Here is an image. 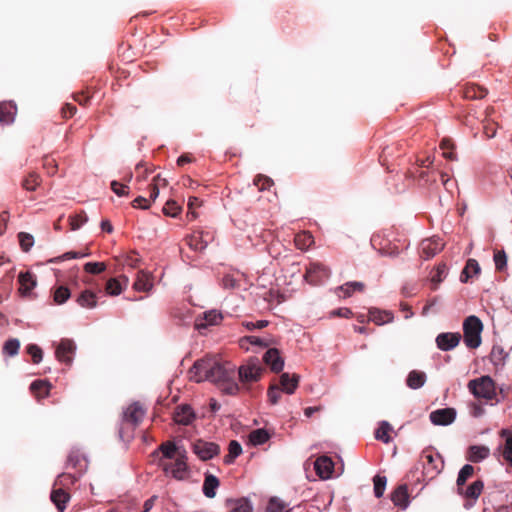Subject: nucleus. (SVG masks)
I'll list each match as a JSON object with an SVG mask.
<instances>
[{"instance_id":"obj_1","label":"nucleus","mask_w":512,"mask_h":512,"mask_svg":"<svg viewBox=\"0 0 512 512\" xmlns=\"http://www.w3.org/2000/svg\"><path fill=\"white\" fill-rule=\"evenodd\" d=\"M189 373L194 381H209L224 391V358L221 354L208 355L196 361Z\"/></svg>"},{"instance_id":"obj_2","label":"nucleus","mask_w":512,"mask_h":512,"mask_svg":"<svg viewBox=\"0 0 512 512\" xmlns=\"http://www.w3.org/2000/svg\"><path fill=\"white\" fill-rule=\"evenodd\" d=\"M467 388L475 398L484 399L491 405L500 402L495 383L490 376H481L470 380L467 384Z\"/></svg>"},{"instance_id":"obj_3","label":"nucleus","mask_w":512,"mask_h":512,"mask_svg":"<svg viewBox=\"0 0 512 512\" xmlns=\"http://www.w3.org/2000/svg\"><path fill=\"white\" fill-rule=\"evenodd\" d=\"M483 325L481 320L471 315L463 323L464 342L467 347L475 349L481 344V332Z\"/></svg>"},{"instance_id":"obj_4","label":"nucleus","mask_w":512,"mask_h":512,"mask_svg":"<svg viewBox=\"0 0 512 512\" xmlns=\"http://www.w3.org/2000/svg\"><path fill=\"white\" fill-rule=\"evenodd\" d=\"M173 460L174 461L167 462L159 458L158 466L162 468L166 475H171L176 480L186 479L189 472L187 453L183 454V452H181V454Z\"/></svg>"},{"instance_id":"obj_5","label":"nucleus","mask_w":512,"mask_h":512,"mask_svg":"<svg viewBox=\"0 0 512 512\" xmlns=\"http://www.w3.org/2000/svg\"><path fill=\"white\" fill-rule=\"evenodd\" d=\"M166 185V179L162 178L160 174L154 176L147 186L149 198L145 196H138L132 201V206L134 208L148 209L151 202L155 201L158 197L160 188L166 187Z\"/></svg>"},{"instance_id":"obj_6","label":"nucleus","mask_w":512,"mask_h":512,"mask_svg":"<svg viewBox=\"0 0 512 512\" xmlns=\"http://www.w3.org/2000/svg\"><path fill=\"white\" fill-rule=\"evenodd\" d=\"M223 320V315L220 311L212 309L198 315L194 319V328L199 333L204 334L205 331L212 327L219 325Z\"/></svg>"},{"instance_id":"obj_7","label":"nucleus","mask_w":512,"mask_h":512,"mask_svg":"<svg viewBox=\"0 0 512 512\" xmlns=\"http://www.w3.org/2000/svg\"><path fill=\"white\" fill-rule=\"evenodd\" d=\"M329 277L330 269L320 262H311L304 275L305 280L312 285L321 284Z\"/></svg>"},{"instance_id":"obj_8","label":"nucleus","mask_w":512,"mask_h":512,"mask_svg":"<svg viewBox=\"0 0 512 512\" xmlns=\"http://www.w3.org/2000/svg\"><path fill=\"white\" fill-rule=\"evenodd\" d=\"M181 452L186 454V450L183 447L177 446L175 442L164 441L151 453V456L158 460L162 458V461H165L177 458Z\"/></svg>"},{"instance_id":"obj_9","label":"nucleus","mask_w":512,"mask_h":512,"mask_svg":"<svg viewBox=\"0 0 512 512\" xmlns=\"http://www.w3.org/2000/svg\"><path fill=\"white\" fill-rule=\"evenodd\" d=\"M263 368L257 358L250 359L239 368L242 382H256L261 378Z\"/></svg>"},{"instance_id":"obj_10","label":"nucleus","mask_w":512,"mask_h":512,"mask_svg":"<svg viewBox=\"0 0 512 512\" xmlns=\"http://www.w3.org/2000/svg\"><path fill=\"white\" fill-rule=\"evenodd\" d=\"M145 413L146 410L143 406L139 402H134L123 411V424L131 425L132 428H135L142 422Z\"/></svg>"},{"instance_id":"obj_11","label":"nucleus","mask_w":512,"mask_h":512,"mask_svg":"<svg viewBox=\"0 0 512 512\" xmlns=\"http://www.w3.org/2000/svg\"><path fill=\"white\" fill-rule=\"evenodd\" d=\"M75 350L76 345L74 341L70 339H62L56 348L55 356L59 362L70 366L73 362Z\"/></svg>"},{"instance_id":"obj_12","label":"nucleus","mask_w":512,"mask_h":512,"mask_svg":"<svg viewBox=\"0 0 512 512\" xmlns=\"http://www.w3.org/2000/svg\"><path fill=\"white\" fill-rule=\"evenodd\" d=\"M193 452L199 459L206 461L218 454L219 446L212 442L197 440L193 443Z\"/></svg>"},{"instance_id":"obj_13","label":"nucleus","mask_w":512,"mask_h":512,"mask_svg":"<svg viewBox=\"0 0 512 512\" xmlns=\"http://www.w3.org/2000/svg\"><path fill=\"white\" fill-rule=\"evenodd\" d=\"M66 468L74 469L75 472L83 475L88 468V461L78 449H72L67 457Z\"/></svg>"},{"instance_id":"obj_14","label":"nucleus","mask_w":512,"mask_h":512,"mask_svg":"<svg viewBox=\"0 0 512 512\" xmlns=\"http://www.w3.org/2000/svg\"><path fill=\"white\" fill-rule=\"evenodd\" d=\"M195 418V412L188 404L178 405L173 412V420L179 425L188 426Z\"/></svg>"},{"instance_id":"obj_15","label":"nucleus","mask_w":512,"mask_h":512,"mask_svg":"<svg viewBox=\"0 0 512 512\" xmlns=\"http://www.w3.org/2000/svg\"><path fill=\"white\" fill-rule=\"evenodd\" d=\"M429 418L434 425L446 426L454 422L456 411L453 408L437 409L430 413Z\"/></svg>"},{"instance_id":"obj_16","label":"nucleus","mask_w":512,"mask_h":512,"mask_svg":"<svg viewBox=\"0 0 512 512\" xmlns=\"http://www.w3.org/2000/svg\"><path fill=\"white\" fill-rule=\"evenodd\" d=\"M314 469L321 479H330L334 472V462L328 456H320L314 462Z\"/></svg>"},{"instance_id":"obj_17","label":"nucleus","mask_w":512,"mask_h":512,"mask_svg":"<svg viewBox=\"0 0 512 512\" xmlns=\"http://www.w3.org/2000/svg\"><path fill=\"white\" fill-rule=\"evenodd\" d=\"M444 247V243L440 238L425 239L420 244V252L422 257L430 259L439 253Z\"/></svg>"},{"instance_id":"obj_18","label":"nucleus","mask_w":512,"mask_h":512,"mask_svg":"<svg viewBox=\"0 0 512 512\" xmlns=\"http://www.w3.org/2000/svg\"><path fill=\"white\" fill-rule=\"evenodd\" d=\"M70 498V494L64 488L53 485V489L50 494V500L56 506L58 512L65 511Z\"/></svg>"},{"instance_id":"obj_19","label":"nucleus","mask_w":512,"mask_h":512,"mask_svg":"<svg viewBox=\"0 0 512 512\" xmlns=\"http://www.w3.org/2000/svg\"><path fill=\"white\" fill-rule=\"evenodd\" d=\"M263 361L275 373L282 371L284 367V359L280 356V352L276 348L268 349L263 355Z\"/></svg>"},{"instance_id":"obj_20","label":"nucleus","mask_w":512,"mask_h":512,"mask_svg":"<svg viewBox=\"0 0 512 512\" xmlns=\"http://www.w3.org/2000/svg\"><path fill=\"white\" fill-rule=\"evenodd\" d=\"M458 333H441L436 338L437 346L442 351H449L455 348L460 341Z\"/></svg>"},{"instance_id":"obj_21","label":"nucleus","mask_w":512,"mask_h":512,"mask_svg":"<svg viewBox=\"0 0 512 512\" xmlns=\"http://www.w3.org/2000/svg\"><path fill=\"white\" fill-rule=\"evenodd\" d=\"M133 288L138 292H149L153 288L152 275L144 270H139L136 274Z\"/></svg>"},{"instance_id":"obj_22","label":"nucleus","mask_w":512,"mask_h":512,"mask_svg":"<svg viewBox=\"0 0 512 512\" xmlns=\"http://www.w3.org/2000/svg\"><path fill=\"white\" fill-rule=\"evenodd\" d=\"M253 506L247 498L226 499V512H252Z\"/></svg>"},{"instance_id":"obj_23","label":"nucleus","mask_w":512,"mask_h":512,"mask_svg":"<svg viewBox=\"0 0 512 512\" xmlns=\"http://www.w3.org/2000/svg\"><path fill=\"white\" fill-rule=\"evenodd\" d=\"M490 455V449L484 445H472L467 451V460L478 463L486 459Z\"/></svg>"},{"instance_id":"obj_24","label":"nucleus","mask_w":512,"mask_h":512,"mask_svg":"<svg viewBox=\"0 0 512 512\" xmlns=\"http://www.w3.org/2000/svg\"><path fill=\"white\" fill-rule=\"evenodd\" d=\"M391 500L395 506L405 509L409 505V496L406 485L398 486L391 494Z\"/></svg>"},{"instance_id":"obj_25","label":"nucleus","mask_w":512,"mask_h":512,"mask_svg":"<svg viewBox=\"0 0 512 512\" xmlns=\"http://www.w3.org/2000/svg\"><path fill=\"white\" fill-rule=\"evenodd\" d=\"M300 377L297 374L290 375L289 373H283L280 376V384L282 391L287 394H293L298 387Z\"/></svg>"},{"instance_id":"obj_26","label":"nucleus","mask_w":512,"mask_h":512,"mask_svg":"<svg viewBox=\"0 0 512 512\" xmlns=\"http://www.w3.org/2000/svg\"><path fill=\"white\" fill-rule=\"evenodd\" d=\"M76 302L83 308H95L97 306V294L89 289H86L77 296Z\"/></svg>"},{"instance_id":"obj_27","label":"nucleus","mask_w":512,"mask_h":512,"mask_svg":"<svg viewBox=\"0 0 512 512\" xmlns=\"http://www.w3.org/2000/svg\"><path fill=\"white\" fill-rule=\"evenodd\" d=\"M128 283V278L126 276H122L120 278H111L107 281L105 290L106 293L111 296H117L121 294L123 290V286H126Z\"/></svg>"},{"instance_id":"obj_28","label":"nucleus","mask_w":512,"mask_h":512,"mask_svg":"<svg viewBox=\"0 0 512 512\" xmlns=\"http://www.w3.org/2000/svg\"><path fill=\"white\" fill-rule=\"evenodd\" d=\"M171 315L180 325H188L193 321L194 318L190 308H188L186 305L174 308L171 312Z\"/></svg>"},{"instance_id":"obj_29","label":"nucleus","mask_w":512,"mask_h":512,"mask_svg":"<svg viewBox=\"0 0 512 512\" xmlns=\"http://www.w3.org/2000/svg\"><path fill=\"white\" fill-rule=\"evenodd\" d=\"M81 477L82 475L77 472H63L57 476L56 480L54 481V486H60L66 490L73 486Z\"/></svg>"},{"instance_id":"obj_30","label":"nucleus","mask_w":512,"mask_h":512,"mask_svg":"<svg viewBox=\"0 0 512 512\" xmlns=\"http://www.w3.org/2000/svg\"><path fill=\"white\" fill-rule=\"evenodd\" d=\"M18 281L20 284L19 291L22 295H28L36 286L34 275L28 271L20 273Z\"/></svg>"},{"instance_id":"obj_31","label":"nucleus","mask_w":512,"mask_h":512,"mask_svg":"<svg viewBox=\"0 0 512 512\" xmlns=\"http://www.w3.org/2000/svg\"><path fill=\"white\" fill-rule=\"evenodd\" d=\"M369 319L377 325H383L393 320V314L389 311L373 308L369 311Z\"/></svg>"},{"instance_id":"obj_32","label":"nucleus","mask_w":512,"mask_h":512,"mask_svg":"<svg viewBox=\"0 0 512 512\" xmlns=\"http://www.w3.org/2000/svg\"><path fill=\"white\" fill-rule=\"evenodd\" d=\"M481 268L477 260L469 259L460 275V280L463 283L468 282L472 276H476L480 273Z\"/></svg>"},{"instance_id":"obj_33","label":"nucleus","mask_w":512,"mask_h":512,"mask_svg":"<svg viewBox=\"0 0 512 512\" xmlns=\"http://www.w3.org/2000/svg\"><path fill=\"white\" fill-rule=\"evenodd\" d=\"M16 110V106L10 102L0 103V123H12L14 121Z\"/></svg>"},{"instance_id":"obj_34","label":"nucleus","mask_w":512,"mask_h":512,"mask_svg":"<svg viewBox=\"0 0 512 512\" xmlns=\"http://www.w3.org/2000/svg\"><path fill=\"white\" fill-rule=\"evenodd\" d=\"M52 384L47 380H35L30 385V390L39 398L49 395Z\"/></svg>"},{"instance_id":"obj_35","label":"nucleus","mask_w":512,"mask_h":512,"mask_svg":"<svg viewBox=\"0 0 512 512\" xmlns=\"http://www.w3.org/2000/svg\"><path fill=\"white\" fill-rule=\"evenodd\" d=\"M186 243L194 251H202L207 246V240L203 239L202 232H193L187 236Z\"/></svg>"},{"instance_id":"obj_36","label":"nucleus","mask_w":512,"mask_h":512,"mask_svg":"<svg viewBox=\"0 0 512 512\" xmlns=\"http://www.w3.org/2000/svg\"><path fill=\"white\" fill-rule=\"evenodd\" d=\"M219 486V480L212 474H207L203 483V494L207 498H213L216 494V489Z\"/></svg>"},{"instance_id":"obj_37","label":"nucleus","mask_w":512,"mask_h":512,"mask_svg":"<svg viewBox=\"0 0 512 512\" xmlns=\"http://www.w3.org/2000/svg\"><path fill=\"white\" fill-rule=\"evenodd\" d=\"M423 458L431 466L432 471L436 474L440 473L444 467V462L439 453L425 452Z\"/></svg>"},{"instance_id":"obj_38","label":"nucleus","mask_w":512,"mask_h":512,"mask_svg":"<svg viewBox=\"0 0 512 512\" xmlns=\"http://www.w3.org/2000/svg\"><path fill=\"white\" fill-rule=\"evenodd\" d=\"M484 484L481 480L473 482L471 485L463 489H459L460 493L463 494L467 499L475 501L483 490Z\"/></svg>"},{"instance_id":"obj_39","label":"nucleus","mask_w":512,"mask_h":512,"mask_svg":"<svg viewBox=\"0 0 512 512\" xmlns=\"http://www.w3.org/2000/svg\"><path fill=\"white\" fill-rule=\"evenodd\" d=\"M426 382V374L421 371L413 370L408 374L406 383L411 389H419Z\"/></svg>"},{"instance_id":"obj_40","label":"nucleus","mask_w":512,"mask_h":512,"mask_svg":"<svg viewBox=\"0 0 512 512\" xmlns=\"http://www.w3.org/2000/svg\"><path fill=\"white\" fill-rule=\"evenodd\" d=\"M500 434L506 438L502 451L503 458L512 467V433L507 429H502Z\"/></svg>"},{"instance_id":"obj_41","label":"nucleus","mask_w":512,"mask_h":512,"mask_svg":"<svg viewBox=\"0 0 512 512\" xmlns=\"http://www.w3.org/2000/svg\"><path fill=\"white\" fill-rule=\"evenodd\" d=\"M53 301L61 305L65 303L71 296L70 290L67 286L59 285L52 290Z\"/></svg>"},{"instance_id":"obj_42","label":"nucleus","mask_w":512,"mask_h":512,"mask_svg":"<svg viewBox=\"0 0 512 512\" xmlns=\"http://www.w3.org/2000/svg\"><path fill=\"white\" fill-rule=\"evenodd\" d=\"M365 288L363 282L351 281L341 285L338 290L343 292L344 297H350L354 291L362 292Z\"/></svg>"},{"instance_id":"obj_43","label":"nucleus","mask_w":512,"mask_h":512,"mask_svg":"<svg viewBox=\"0 0 512 512\" xmlns=\"http://www.w3.org/2000/svg\"><path fill=\"white\" fill-rule=\"evenodd\" d=\"M313 242V236L309 232H302L295 236V245L301 250L308 249Z\"/></svg>"},{"instance_id":"obj_44","label":"nucleus","mask_w":512,"mask_h":512,"mask_svg":"<svg viewBox=\"0 0 512 512\" xmlns=\"http://www.w3.org/2000/svg\"><path fill=\"white\" fill-rule=\"evenodd\" d=\"M269 437L265 429H256L250 433L249 440L253 445H262L268 441Z\"/></svg>"},{"instance_id":"obj_45","label":"nucleus","mask_w":512,"mask_h":512,"mask_svg":"<svg viewBox=\"0 0 512 512\" xmlns=\"http://www.w3.org/2000/svg\"><path fill=\"white\" fill-rule=\"evenodd\" d=\"M373 485H374L373 490H374L375 497H377V498L382 497L385 492L386 485H387L386 476H382L379 474L375 475L373 478Z\"/></svg>"},{"instance_id":"obj_46","label":"nucleus","mask_w":512,"mask_h":512,"mask_svg":"<svg viewBox=\"0 0 512 512\" xmlns=\"http://www.w3.org/2000/svg\"><path fill=\"white\" fill-rule=\"evenodd\" d=\"M181 206L174 200H168L163 206L162 212L165 216L176 218L181 213Z\"/></svg>"},{"instance_id":"obj_47","label":"nucleus","mask_w":512,"mask_h":512,"mask_svg":"<svg viewBox=\"0 0 512 512\" xmlns=\"http://www.w3.org/2000/svg\"><path fill=\"white\" fill-rule=\"evenodd\" d=\"M392 427L387 421H382L380 426L376 430L375 437L378 440L383 441L384 443H388L390 441L389 432Z\"/></svg>"},{"instance_id":"obj_48","label":"nucleus","mask_w":512,"mask_h":512,"mask_svg":"<svg viewBox=\"0 0 512 512\" xmlns=\"http://www.w3.org/2000/svg\"><path fill=\"white\" fill-rule=\"evenodd\" d=\"M20 342L16 338L7 340L3 345V354L13 357L18 354Z\"/></svg>"},{"instance_id":"obj_49","label":"nucleus","mask_w":512,"mask_h":512,"mask_svg":"<svg viewBox=\"0 0 512 512\" xmlns=\"http://www.w3.org/2000/svg\"><path fill=\"white\" fill-rule=\"evenodd\" d=\"M473 472L474 468L470 464H466L460 469L457 477L458 489H461V487L466 483L467 479L472 476Z\"/></svg>"},{"instance_id":"obj_50","label":"nucleus","mask_w":512,"mask_h":512,"mask_svg":"<svg viewBox=\"0 0 512 512\" xmlns=\"http://www.w3.org/2000/svg\"><path fill=\"white\" fill-rule=\"evenodd\" d=\"M88 221V217L84 211L69 216V222L72 230H77Z\"/></svg>"},{"instance_id":"obj_51","label":"nucleus","mask_w":512,"mask_h":512,"mask_svg":"<svg viewBox=\"0 0 512 512\" xmlns=\"http://www.w3.org/2000/svg\"><path fill=\"white\" fill-rule=\"evenodd\" d=\"M39 184L40 176L37 173H30L22 183L23 188L28 191H35Z\"/></svg>"},{"instance_id":"obj_52","label":"nucleus","mask_w":512,"mask_h":512,"mask_svg":"<svg viewBox=\"0 0 512 512\" xmlns=\"http://www.w3.org/2000/svg\"><path fill=\"white\" fill-rule=\"evenodd\" d=\"M26 352L31 356L33 364H39L43 359V351L36 344L27 345Z\"/></svg>"},{"instance_id":"obj_53","label":"nucleus","mask_w":512,"mask_h":512,"mask_svg":"<svg viewBox=\"0 0 512 512\" xmlns=\"http://www.w3.org/2000/svg\"><path fill=\"white\" fill-rule=\"evenodd\" d=\"M440 149L444 158L454 161L457 159L456 154L453 152V144L448 139H443L440 143Z\"/></svg>"},{"instance_id":"obj_54","label":"nucleus","mask_w":512,"mask_h":512,"mask_svg":"<svg viewBox=\"0 0 512 512\" xmlns=\"http://www.w3.org/2000/svg\"><path fill=\"white\" fill-rule=\"evenodd\" d=\"M106 270L104 262H87L84 264V271L90 274L98 275Z\"/></svg>"},{"instance_id":"obj_55","label":"nucleus","mask_w":512,"mask_h":512,"mask_svg":"<svg viewBox=\"0 0 512 512\" xmlns=\"http://www.w3.org/2000/svg\"><path fill=\"white\" fill-rule=\"evenodd\" d=\"M245 343H250L252 345H257V346H260V347H268V345H269V341L268 340H266L264 338L257 337V336H246V337H243L240 340L241 347H244Z\"/></svg>"},{"instance_id":"obj_56","label":"nucleus","mask_w":512,"mask_h":512,"mask_svg":"<svg viewBox=\"0 0 512 512\" xmlns=\"http://www.w3.org/2000/svg\"><path fill=\"white\" fill-rule=\"evenodd\" d=\"M18 238H19L20 246H21L22 250L25 252L29 251V249L34 244L33 236L28 233L21 232V233H19Z\"/></svg>"},{"instance_id":"obj_57","label":"nucleus","mask_w":512,"mask_h":512,"mask_svg":"<svg viewBox=\"0 0 512 512\" xmlns=\"http://www.w3.org/2000/svg\"><path fill=\"white\" fill-rule=\"evenodd\" d=\"M254 185L260 190L264 191L273 185V180L267 176L258 175L254 180Z\"/></svg>"},{"instance_id":"obj_58","label":"nucleus","mask_w":512,"mask_h":512,"mask_svg":"<svg viewBox=\"0 0 512 512\" xmlns=\"http://www.w3.org/2000/svg\"><path fill=\"white\" fill-rule=\"evenodd\" d=\"M111 190L119 197L127 196L129 194V186L113 180L110 184Z\"/></svg>"},{"instance_id":"obj_59","label":"nucleus","mask_w":512,"mask_h":512,"mask_svg":"<svg viewBox=\"0 0 512 512\" xmlns=\"http://www.w3.org/2000/svg\"><path fill=\"white\" fill-rule=\"evenodd\" d=\"M493 259L497 270L502 271L506 268L507 256L503 250L495 252Z\"/></svg>"},{"instance_id":"obj_60","label":"nucleus","mask_w":512,"mask_h":512,"mask_svg":"<svg viewBox=\"0 0 512 512\" xmlns=\"http://www.w3.org/2000/svg\"><path fill=\"white\" fill-rule=\"evenodd\" d=\"M506 354L503 349L499 346H494L491 351V360L495 365H501L504 363Z\"/></svg>"},{"instance_id":"obj_61","label":"nucleus","mask_w":512,"mask_h":512,"mask_svg":"<svg viewBox=\"0 0 512 512\" xmlns=\"http://www.w3.org/2000/svg\"><path fill=\"white\" fill-rule=\"evenodd\" d=\"M284 509L285 504L282 501L277 498H271L267 505L266 512H288L284 511Z\"/></svg>"},{"instance_id":"obj_62","label":"nucleus","mask_w":512,"mask_h":512,"mask_svg":"<svg viewBox=\"0 0 512 512\" xmlns=\"http://www.w3.org/2000/svg\"><path fill=\"white\" fill-rule=\"evenodd\" d=\"M469 408L470 414L474 418H479L485 414V409L480 403L473 402L469 405Z\"/></svg>"},{"instance_id":"obj_63","label":"nucleus","mask_w":512,"mask_h":512,"mask_svg":"<svg viewBox=\"0 0 512 512\" xmlns=\"http://www.w3.org/2000/svg\"><path fill=\"white\" fill-rule=\"evenodd\" d=\"M228 450L229 457L233 460L234 458L238 457L241 454L242 447L237 441L233 440L229 443Z\"/></svg>"},{"instance_id":"obj_64","label":"nucleus","mask_w":512,"mask_h":512,"mask_svg":"<svg viewBox=\"0 0 512 512\" xmlns=\"http://www.w3.org/2000/svg\"><path fill=\"white\" fill-rule=\"evenodd\" d=\"M447 275V268L445 265H440L436 269L435 275L432 276V282L438 284L440 283Z\"/></svg>"}]
</instances>
